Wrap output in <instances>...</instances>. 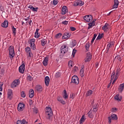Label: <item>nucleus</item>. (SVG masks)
<instances>
[{
	"mask_svg": "<svg viewBox=\"0 0 124 124\" xmlns=\"http://www.w3.org/2000/svg\"><path fill=\"white\" fill-rule=\"evenodd\" d=\"M37 9H38V7H36V8H33V9L32 10H33V11H37Z\"/></svg>",
	"mask_w": 124,
	"mask_h": 124,
	"instance_id": "0e129e2a",
	"label": "nucleus"
},
{
	"mask_svg": "<svg viewBox=\"0 0 124 124\" xmlns=\"http://www.w3.org/2000/svg\"><path fill=\"white\" fill-rule=\"evenodd\" d=\"M34 96V91L32 89H30L29 92V97L32 98Z\"/></svg>",
	"mask_w": 124,
	"mask_h": 124,
	"instance_id": "aec40b11",
	"label": "nucleus"
},
{
	"mask_svg": "<svg viewBox=\"0 0 124 124\" xmlns=\"http://www.w3.org/2000/svg\"><path fill=\"white\" fill-rule=\"evenodd\" d=\"M88 117H89V118H93V115L92 114V113H91V111H89L88 113Z\"/></svg>",
	"mask_w": 124,
	"mask_h": 124,
	"instance_id": "8fccbe9b",
	"label": "nucleus"
},
{
	"mask_svg": "<svg viewBox=\"0 0 124 124\" xmlns=\"http://www.w3.org/2000/svg\"><path fill=\"white\" fill-rule=\"evenodd\" d=\"M68 10H67V7L65 6H64L62 8V15H64L67 12H68Z\"/></svg>",
	"mask_w": 124,
	"mask_h": 124,
	"instance_id": "2eb2a0df",
	"label": "nucleus"
},
{
	"mask_svg": "<svg viewBox=\"0 0 124 124\" xmlns=\"http://www.w3.org/2000/svg\"><path fill=\"white\" fill-rule=\"evenodd\" d=\"M21 95L22 97H26V93L24 91H22L21 93Z\"/></svg>",
	"mask_w": 124,
	"mask_h": 124,
	"instance_id": "de8ad7c7",
	"label": "nucleus"
},
{
	"mask_svg": "<svg viewBox=\"0 0 124 124\" xmlns=\"http://www.w3.org/2000/svg\"><path fill=\"white\" fill-rule=\"evenodd\" d=\"M114 99L115 100H118V101H122V97L119 96V94H116L114 96Z\"/></svg>",
	"mask_w": 124,
	"mask_h": 124,
	"instance_id": "7c9ffc66",
	"label": "nucleus"
},
{
	"mask_svg": "<svg viewBox=\"0 0 124 124\" xmlns=\"http://www.w3.org/2000/svg\"><path fill=\"white\" fill-rule=\"evenodd\" d=\"M70 30L72 31H76V28L73 27H70Z\"/></svg>",
	"mask_w": 124,
	"mask_h": 124,
	"instance_id": "6e6d98bb",
	"label": "nucleus"
},
{
	"mask_svg": "<svg viewBox=\"0 0 124 124\" xmlns=\"http://www.w3.org/2000/svg\"><path fill=\"white\" fill-rule=\"evenodd\" d=\"M68 65L69 66H72V61H69Z\"/></svg>",
	"mask_w": 124,
	"mask_h": 124,
	"instance_id": "13d9d810",
	"label": "nucleus"
},
{
	"mask_svg": "<svg viewBox=\"0 0 124 124\" xmlns=\"http://www.w3.org/2000/svg\"><path fill=\"white\" fill-rule=\"evenodd\" d=\"M60 50H61V53H63V54H65L66 52L68 51V47H66V45H62L61 46Z\"/></svg>",
	"mask_w": 124,
	"mask_h": 124,
	"instance_id": "0eeeda50",
	"label": "nucleus"
},
{
	"mask_svg": "<svg viewBox=\"0 0 124 124\" xmlns=\"http://www.w3.org/2000/svg\"><path fill=\"white\" fill-rule=\"evenodd\" d=\"M53 4L54 5H57L58 4V0H54Z\"/></svg>",
	"mask_w": 124,
	"mask_h": 124,
	"instance_id": "864d4df0",
	"label": "nucleus"
},
{
	"mask_svg": "<svg viewBox=\"0 0 124 124\" xmlns=\"http://www.w3.org/2000/svg\"><path fill=\"white\" fill-rule=\"evenodd\" d=\"M91 60H92V54H91V53L88 52L87 53L86 57L84 59L85 62H91Z\"/></svg>",
	"mask_w": 124,
	"mask_h": 124,
	"instance_id": "1a4fd4ad",
	"label": "nucleus"
},
{
	"mask_svg": "<svg viewBox=\"0 0 124 124\" xmlns=\"http://www.w3.org/2000/svg\"><path fill=\"white\" fill-rule=\"evenodd\" d=\"M1 26L2 28H7V27H8V21H7V20H4V21L1 23Z\"/></svg>",
	"mask_w": 124,
	"mask_h": 124,
	"instance_id": "6ab92c4d",
	"label": "nucleus"
},
{
	"mask_svg": "<svg viewBox=\"0 0 124 124\" xmlns=\"http://www.w3.org/2000/svg\"><path fill=\"white\" fill-rule=\"evenodd\" d=\"M18 70L22 74L25 72V62L24 61L22 62V64L19 66Z\"/></svg>",
	"mask_w": 124,
	"mask_h": 124,
	"instance_id": "39448f33",
	"label": "nucleus"
},
{
	"mask_svg": "<svg viewBox=\"0 0 124 124\" xmlns=\"http://www.w3.org/2000/svg\"><path fill=\"white\" fill-rule=\"evenodd\" d=\"M62 37V33H59L57 34L55 36L56 38H60Z\"/></svg>",
	"mask_w": 124,
	"mask_h": 124,
	"instance_id": "37998d69",
	"label": "nucleus"
},
{
	"mask_svg": "<svg viewBox=\"0 0 124 124\" xmlns=\"http://www.w3.org/2000/svg\"><path fill=\"white\" fill-rule=\"evenodd\" d=\"M55 77L56 78H59V77H61V73L60 72H57L55 74Z\"/></svg>",
	"mask_w": 124,
	"mask_h": 124,
	"instance_id": "a18cd8bd",
	"label": "nucleus"
},
{
	"mask_svg": "<svg viewBox=\"0 0 124 124\" xmlns=\"http://www.w3.org/2000/svg\"><path fill=\"white\" fill-rule=\"evenodd\" d=\"M113 46V43H110L107 45V50L108 52L109 50V49L111 48Z\"/></svg>",
	"mask_w": 124,
	"mask_h": 124,
	"instance_id": "f704fd0d",
	"label": "nucleus"
},
{
	"mask_svg": "<svg viewBox=\"0 0 124 124\" xmlns=\"http://www.w3.org/2000/svg\"><path fill=\"white\" fill-rule=\"evenodd\" d=\"M7 93H8V97L9 98H11V96H12V94H13L12 92V90L8 89Z\"/></svg>",
	"mask_w": 124,
	"mask_h": 124,
	"instance_id": "bb28decb",
	"label": "nucleus"
},
{
	"mask_svg": "<svg viewBox=\"0 0 124 124\" xmlns=\"http://www.w3.org/2000/svg\"><path fill=\"white\" fill-rule=\"evenodd\" d=\"M85 121H86V118L85 117V115H83L79 121L80 124H83Z\"/></svg>",
	"mask_w": 124,
	"mask_h": 124,
	"instance_id": "c85d7f7f",
	"label": "nucleus"
},
{
	"mask_svg": "<svg viewBox=\"0 0 124 124\" xmlns=\"http://www.w3.org/2000/svg\"><path fill=\"white\" fill-rule=\"evenodd\" d=\"M85 48L87 51H89V48H90V45L89 44H86L85 45Z\"/></svg>",
	"mask_w": 124,
	"mask_h": 124,
	"instance_id": "3c124183",
	"label": "nucleus"
},
{
	"mask_svg": "<svg viewBox=\"0 0 124 124\" xmlns=\"http://www.w3.org/2000/svg\"><path fill=\"white\" fill-rule=\"evenodd\" d=\"M30 47L31 49H32V50H35L36 47L34 44H32V45L31 44Z\"/></svg>",
	"mask_w": 124,
	"mask_h": 124,
	"instance_id": "79ce46f5",
	"label": "nucleus"
},
{
	"mask_svg": "<svg viewBox=\"0 0 124 124\" xmlns=\"http://www.w3.org/2000/svg\"><path fill=\"white\" fill-rule=\"evenodd\" d=\"M84 68H85V66L83 65L81 66V69L80 70V75L82 78L84 77V75H85L84 74V72H85V69Z\"/></svg>",
	"mask_w": 124,
	"mask_h": 124,
	"instance_id": "dca6fc26",
	"label": "nucleus"
},
{
	"mask_svg": "<svg viewBox=\"0 0 124 124\" xmlns=\"http://www.w3.org/2000/svg\"><path fill=\"white\" fill-rule=\"evenodd\" d=\"M57 99L58 101H59L60 102H61V103H62V104H65V102L62 100V97L61 96H58L57 98Z\"/></svg>",
	"mask_w": 124,
	"mask_h": 124,
	"instance_id": "cd10ccee",
	"label": "nucleus"
},
{
	"mask_svg": "<svg viewBox=\"0 0 124 124\" xmlns=\"http://www.w3.org/2000/svg\"><path fill=\"white\" fill-rule=\"evenodd\" d=\"M119 0H114V4H118L119 5Z\"/></svg>",
	"mask_w": 124,
	"mask_h": 124,
	"instance_id": "bf43d9fd",
	"label": "nucleus"
},
{
	"mask_svg": "<svg viewBox=\"0 0 124 124\" xmlns=\"http://www.w3.org/2000/svg\"><path fill=\"white\" fill-rule=\"evenodd\" d=\"M46 115L47 116L46 119H47V120H50L52 116H53V111H52V108L50 107H46Z\"/></svg>",
	"mask_w": 124,
	"mask_h": 124,
	"instance_id": "f257e3e1",
	"label": "nucleus"
},
{
	"mask_svg": "<svg viewBox=\"0 0 124 124\" xmlns=\"http://www.w3.org/2000/svg\"><path fill=\"white\" fill-rule=\"evenodd\" d=\"M71 83H73V84H75V85H78V84H79V78L77 76L74 75L72 77Z\"/></svg>",
	"mask_w": 124,
	"mask_h": 124,
	"instance_id": "20e7f679",
	"label": "nucleus"
},
{
	"mask_svg": "<svg viewBox=\"0 0 124 124\" xmlns=\"http://www.w3.org/2000/svg\"><path fill=\"white\" fill-rule=\"evenodd\" d=\"M92 93H93V91L92 90H89L87 92L86 96H90V95H92Z\"/></svg>",
	"mask_w": 124,
	"mask_h": 124,
	"instance_id": "58836bf2",
	"label": "nucleus"
},
{
	"mask_svg": "<svg viewBox=\"0 0 124 124\" xmlns=\"http://www.w3.org/2000/svg\"><path fill=\"white\" fill-rule=\"evenodd\" d=\"M110 117L111 118V120L113 121H117L118 120V116L115 114H111Z\"/></svg>",
	"mask_w": 124,
	"mask_h": 124,
	"instance_id": "a878e982",
	"label": "nucleus"
},
{
	"mask_svg": "<svg viewBox=\"0 0 124 124\" xmlns=\"http://www.w3.org/2000/svg\"><path fill=\"white\" fill-rule=\"evenodd\" d=\"M27 80L28 81H31V80H32V77H31V76H28L27 77Z\"/></svg>",
	"mask_w": 124,
	"mask_h": 124,
	"instance_id": "49530a36",
	"label": "nucleus"
},
{
	"mask_svg": "<svg viewBox=\"0 0 124 124\" xmlns=\"http://www.w3.org/2000/svg\"><path fill=\"white\" fill-rule=\"evenodd\" d=\"M9 56L11 60H12L15 57V51H14V46H10L9 47Z\"/></svg>",
	"mask_w": 124,
	"mask_h": 124,
	"instance_id": "f03ea898",
	"label": "nucleus"
},
{
	"mask_svg": "<svg viewBox=\"0 0 124 124\" xmlns=\"http://www.w3.org/2000/svg\"><path fill=\"white\" fill-rule=\"evenodd\" d=\"M47 43V40L46 39H44L41 40V45L42 46H44Z\"/></svg>",
	"mask_w": 124,
	"mask_h": 124,
	"instance_id": "c9c22d12",
	"label": "nucleus"
},
{
	"mask_svg": "<svg viewBox=\"0 0 124 124\" xmlns=\"http://www.w3.org/2000/svg\"><path fill=\"white\" fill-rule=\"evenodd\" d=\"M45 83L46 87H48L49 86V84H50V78L49 77L46 76L45 78Z\"/></svg>",
	"mask_w": 124,
	"mask_h": 124,
	"instance_id": "4468645a",
	"label": "nucleus"
},
{
	"mask_svg": "<svg viewBox=\"0 0 124 124\" xmlns=\"http://www.w3.org/2000/svg\"><path fill=\"white\" fill-rule=\"evenodd\" d=\"M35 89L38 93H41L42 92V86L40 85H37L35 87Z\"/></svg>",
	"mask_w": 124,
	"mask_h": 124,
	"instance_id": "4be33fe9",
	"label": "nucleus"
},
{
	"mask_svg": "<svg viewBox=\"0 0 124 124\" xmlns=\"http://www.w3.org/2000/svg\"><path fill=\"white\" fill-rule=\"evenodd\" d=\"M3 86V82H0V87H2Z\"/></svg>",
	"mask_w": 124,
	"mask_h": 124,
	"instance_id": "338daca9",
	"label": "nucleus"
},
{
	"mask_svg": "<svg viewBox=\"0 0 124 124\" xmlns=\"http://www.w3.org/2000/svg\"><path fill=\"white\" fill-rule=\"evenodd\" d=\"M114 60L117 61V62H122V58L120 55H117L115 57Z\"/></svg>",
	"mask_w": 124,
	"mask_h": 124,
	"instance_id": "473e14b6",
	"label": "nucleus"
},
{
	"mask_svg": "<svg viewBox=\"0 0 124 124\" xmlns=\"http://www.w3.org/2000/svg\"><path fill=\"white\" fill-rule=\"evenodd\" d=\"M12 31H13V34L14 36H16V33H17V31H16V28H14V26H12Z\"/></svg>",
	"mask_w": 124,
	"mask_h": 124,
	"instance_id": "c756f323",
	"label": "nucleus"
},
{
	"mask_svg": "<svg viewBox=\"0 0 124 124\" xmlns=\"http://www.w3.org/2000/svg\"><path fill=\"white\" fill-rule=\"evenodd\" d=\"M75 97L74 94L73 93H71L70 98H71L72 99H73Z\"/></svg>",
	"mask_w": 124,
	"mask_h": 124,
	"instance_id": "603ef678",
	"label": "nucleus"
},
{
	"mask_svg": "<svg viewBox=\"0 0 124 124\" xmlns=\"http://www.w3.org/2000/svg\"><path fill=\"white\" fill-rule=\"evenodd\" d=\"M24 108H25V105L23 103H20L17 106V110L19 112H21L24 110Z\"/></svg>",
	"mask_w": 124,
	"mask_h": 124,
	"instance_id": "9d476101",
	"label": "nucleus"
},
{
	"mask_svg": "<svg viewBox=\"0 0 124 124\" xmlns=\"http://www.w3.org/2000/svg\"><path fill=\"white\" fill-rule=\"evenodd\" d=\"M119 6V5H118V4H114L113 5V8H118V6Z\"/></svg>",
	"mask_w": 124,
	"mask_h": 124,
	"instance_id": "052dcab7",
	"label": "nucleus"
},
{
	"mask_svg": "<svg viewBox=\"0 0 124 124\" xmlns=\"http://www.w3.org/2000/svg\"><path fill=\"white\" fill-rule=\"evenodd\" d=\"M71 36V33L69 32H65L62 37V39H68Z\"/></svg>",
	"mask_w": 124,
	"mask_h": 124,
	"instance_id": "9b49d317",
	"label": "nucleus"
},
{
	"mask_svg": "<svg viewBox=\"0 0 124 124\" xmlns=\"http://www.w3.org/2000/svg\"><path fill=\"white\" fill-rule=\"evenodd\" d=\"M121 74V69L120 68H117V69L116 71V74H115V76L114 77V78L112 83V85H114V84H115L116 81H117V80H118V78H119V76H120V75Z\"/></svg>",
	"mask_w": 124,
	"mask_h": 124,
	"instance_id": "7ed1b4c3",
	"label": "nucleus"
},
{
	"mask_svg": "<svg viewBox=\"0 0 124 124\" xmlns=\"http://www.w3.org/2000/svg\"><path fill=\"white\" fill-rule=\"evenodd\" d=\"M108 124H111L112 122V118L110 117H108Z\"/></svg>",
	"mask_w": 124,
	"mask_h": 124,
	"instance_id": "4d7b16f0",
	"label": "nucleus"
},
{
	"mask_svg": "<svg viewBox=\"0 0 124 124\" xmlns=\"http://www.w3.org/2000/svg\"><path fill=\"white\" fill-rule=\"evenodd\" d=\"M43 65L44 66H47V65L48 64V57H46L45 58L43 62Z\"/></svg>",
	"mask_w": 124,
	"mask_h": 124,
	"instance_id": "5701e85b",
	"label": "nucleus"
},
{
	"mask_svg": "<svg viewBox=\"0 0 124 124\" xmlns=\"http://www.w3.org/2000/svg\"><path fill=\"white\" fill-rule=\"evenodd\" d=\"M83 19L87 23H90V22L93 21V16L92 15L85 16L83 17Z\"/></svg>",
	"mask_w": 124,
	"mask_h": 124,
	"instance_id": "423d86ee",
	"label": "nucleus"
},
{
	"mask_svg": "<svg viewBox=\"0 0 124 124\" xmlns=\"http://www.w3.org/2000/svg\"><path fill=\"white\" fill-rule=\"evenodd\" d=\"M73 70L75 72L79 70V69L78 68V67H77L76 66H74L73 68Z\"/></svg>",
	"mask_w": 124,
	"mask_h": 124,
	"instance_id": "09e8293b",
	"label": "nucleus"
},
{
	"mask_svg": "<svg viewBox=\"0 0 124 124\" xmlns=\"http://www.w3.org/2000/svg\"><path fill=\"white\" fill-rule=\"evenodd\" d=\"M117 110H118V108H111V112H112V113H115V112H117Z\"/></svg>",
	"mask_w": 124,
	"mask_h": 124,
	"instance_id": "a19ab883",
	"label": "nucleus"
},
{
	"mask_svg": "<svg viewBox=\"0 0 124 124\" xmlns=\"http://www.w3.org/2000/svg\"><path fill=\"white\" fill-rule=\"evenodd\" d=\"M63 93H64V95L63 96V97L65 99H67V98H68V95H67V93H66V90H64L63 91Z\"/></svg>",
	"mask_w": 124,
	"mask_h": 124,
	"instance_id": "72a5a7b5",
	"label": "nucleus"
},
{
	"mask_svg": "<svg viewBox=\"0 0 124 124\" xmlns=\"http://www.w3.org/2000/svg\"><path fill=\"white\" fill-rule=\"evenodd\" d=\"M19 84H20V81H19L18 79H15L11 84V88L14 89V88H16Z\"/></svg>",
	"mask_w": 124,
	"mask_h": 124,
	"instance_id": "6e6552de",
	"label": "nucleus"
},
{
	"mask_svg": "<svg viewBox=\"0 0 124 124\" xmlns=\"http://www.w3.org/2000/svg\"><path fill=\"white\" fill-rule=\"evenodd\" d=\"M29 8H30V9H31V10H32V9H33V6L30 5L28 7Z\"/></svg>",
	"mask_w": 124,
	"mask_h": 124,
	"instance_id": "680f3d73",
	"label": "nucleus"
},
{
	"mask_svg": "<svg viewBox=\"0 0 124 124\" xmlns=\"http://www.w3.org/2000/svg\"><path fill=\"white\" fill-rule=\"evenodd\" d=\"M95 21H96V19H93L91 23H88V30H90V29H92L93 27L95 26Z\"/></svg>",
	"mask_w": 124,
	"mask_h": 124,
	"instance_id": "ddd939ff",
	"label": "nucleus"
},
{
	"mask_svg": "<svg viewBox=\"0 0 124 124\" xmlns=\"http://www.w3.org/2000/svg\"><path fill=\"white\" fill-rule=\"evenodd\" d=\"M104 36V34H103V33L100 34L99 33L98 36H97V38H96V40H99L100 39H101V38H102V37H103V36Z\"/></svg>",
	"mask_w": 124,
	"mask_h": 124,
	"instance_id": "2f4dec72",
	"label": "nucleus"
},
{
	"mask_svg": "<svg viewBox=\"0 0 124 124\" xmlns=\"http://www.w3.org/2000/svg\"><path fill=\"white\" fill-rule=\"evenodd\" d=\"M96 111H97V108H93V112L94 113H95V112H96Z\"/></svg>",
	"mask_w": 124,
	"mask_h": 124,
	"instance_id": "e2e57ef3",
	"label": "nucleus"
},
{
	"mask_svg": "<svg viewBox=\"0 0 124 124\" xmlns=\"http://www.w3.org/2000/svg\"><path fill=\"white\" fill-rule=\"evenodd\" d=\"M39 31V29H37L36 30V31L35 32L34 37L35 38H38L39 36H40V33H38V31Z\"/></svg>",
	"mask_w": 124,
	"mask_h": 124,
	"instance_id": "393cba45",
	"label": "nucleus"
},
{
	"mask_svg": "<svg viewBox=\"0 0 124 124\" xmlns=\"http://www.w3.org/2000/svg\"><path fill=\"white\" fill-rule=\"evenodd\" d=\"M76 52H77V50L74 49L73 50L72 55L73 57L74 58L75 57V54H76Z\"/></svg>",
	"mask_w": 124,
	"mask_h": 124,
	"instance_id": "c03bdc74",
	"label": "nucleus"
},
{
	"mask_svg": "<svg viewBox=\"0 0 124 124\" xmlns=\"http://www.w3.org/2000/svg\"><path fill=\"white\" fill-rule=\"evenodd\" d=\"M96 36H97V34L94 33L92 41H91L92 44H93V43L94 40H95V38H96Z\"/></svg>",
	"mask_w": 124,
	"mask_h": 124,
	"instance_id": "e433bc0d",
	"label": "nucleus"
},
{
	"mask_svg": "<svg viewBox=\"0 0 124 124\" xmlns=\"http://www.w3.org/2000/svg\"><path fill=\"white\" fill-rule=\"evenodd\" d=\"M124 83L121 84L119 86V88H118V90L120 93H123V91H124Z\"/></svg>",
	"mask_w": 124,
	"mask_h": 124,
	"instance_id": "b1692460",
	"label": "nucleus"
},
{
	"mask_svg": "<svg viewBox=\"0 0 124 124\" xmlns=\"http://www.w3.org/2000/svg\"><path fill=\"white\" fill-rule=\"evenodd\" d=\"M115 74H116V72H115V71H113L111 76L110 82L109 83L108 85V89L110 88V86H111V83H112V81H113V79H114V78H115Z\"/></svg>",
	"mask_w": 124,
	"mask_h": 124,
	"instance_id": "f8f14e48",
	"label": "nucleus"
},
{
	"mask_svg": "<svg viewBox=\"0 0 124 124\" xmlns=\"http://www.w3.org/2000/svg\"><path fill=\"white\" fill-rule=\"evenodd\" d=\"M108 27H109V24L107 23L105 24V25H104L102 27V30H103V31H107V30H108L109 29V28Z\"/></svg>",
	"mask_w": 124,
	"mask_h": 124,
	"instance_id": "a211bd4d",
	"label": "nucleus"
},
{
	"mask_svg": "<svg viewBox=\"0 0 124 124\" xmlns=\"http://www.w3.org/2000/svg\"><path fill=\"white\" fill-rule=\"evenodd\" d=\"M63 25H67L68 24V21H63L62 23Z\"/></svg>",
	"mask_w": 124,
	"mask_h": 124,
	"instance_id": "5fc2aeb1",
	"label": "nucleus"
},
{
	"mask_svg": "<svg viewBox=\"0 0 124 124\" xmlns=\"http://www.w3.org/2000/svg\"><path fill=\"white\" fill-rule=\"evenodd\" d=\"M35 42V39H31L30 40V41L28 42V43L29 44H31V46L33 44H34V43Z\"/></svg>",
	"mask_w": 124,
	"mask_h": 124,
	"instance_id": "4c0bfd02",
	"label": "nucleus"
},
{
	"mask_svg": "<svg viewBox=\"0 0 124 124\" xmlns=\"http://www.w3.org/2000/svg\"><path fill=\"white\" fill-rule=\"evenodd\" d=\"M16 124H28V122L25 119H23L22 120H18L16 122Z\"/></svg>",
	"mask_w": 124,
	"mask_h": 124,
	"instance_id": "f3484780",
	"label": "nucleus"
},
{
	"mask_svg": "<svg viewBox=\"0 0 124 124\" xmlns=\"http://www.w3.org/2000/svg\"><path fill=\"white\" fill-rule=\"evenodd\" d=\"M76 6H82L83 5L84 2L82 1L81 0H78L76 3L75 4Z\"/></svg>",
	"mask_w": 124,
	"mask_h": 124,
	"instance_id": "412c9836",
	"label": "nucleus"
},
{
	"mask_svg": "<svg viewBox=\"0 0 124 124\" xmlns=\"http://www.w3.org/2000/svg\"><path fill=\"white\" fill-rule=\"evenodd\" d=\"M25 52L27 53H30V52H31V47L29 46H27L25 48Z\"/></svg>",
	"mask_w": 124,
	"mask_h": 124,
	"instance_id": "ea45409f",
	"label": "nucleus"
},
{
	"mask_svg": "<svg viewBox=\"0 0 124 124\" xmlns=\"http://www.w3.org/2000/svg\"><path fill=\"white\" fill-rule=\"evenodd\" d=\"M32 105V100H31L30 102V105Z\"/></svg>",
	"mask_w": 124,
	"mask_h": 124,
	"instance_id": "774afa93",
	"label": "nucleus"
},
{
	"mask_svg": "<svg viewBox=\"0 0 124 124\" xmlns=\"http://www.w3.org/2000/svg\"><path fill=\"white\" fill-rule=\"evenodd\" d=\"M98 64H99L98 62H96L95 63V67H96V68H97V67H98Z\"/></svg>",
	"mask_w": 124,
	"mask_h": 124,
	"instance_id": "69168bd1",
	"label": "nucleus"
}]
</instances>
